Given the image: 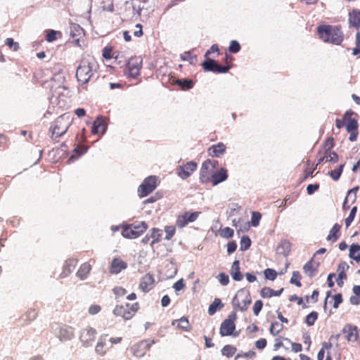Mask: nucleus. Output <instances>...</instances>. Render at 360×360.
Returning <instances> with one entry per match:
<instances>
[{
  "mask_svg": "<svg viewBox=\"0 0 360 360\" xmlns=\"http://www.w3.org/2000/svg\"><path fill=\"white\" fill-rule=\"evenodd\" d=\"M236 314L231 313L221 324L219 333L221 336H229L233 334L236 329L235 321Z\"/></svg>",
  "mask_w": 360,
  "mask_h": 360,
  "instance_id": "ddd939ff",
  "label": "nucleus"
},
{
  "mask_svg": "<svg viewBox=\"0 0 360 360\" xmlns=\"http://www.w3.org/2000/svg\"><path fill=\"white\" fill-rule=\"evenodd\" d=\"M96 330L91 327H86L81 330L79 339L84 346H89L94 342Z\"/></svg>",
  "mask_w": 360,
  "mask_h": 360,
  "instance_id": "dca6fc26",
  "label": "nucleus"
},
{
  "mask_svg": "<svg viewBox=\"0 0 360 360\" xmlns=\"http://www.w3.org/2000/svg\"><path fill=\"white\" fill-rule=\"evenodd\" d=\"M87 149H88L87 146H86L84 145H78L73 150V153H77V155H72L70 157V160L71 159H77L80 155L84 154L86 152Z\"/></svg>",
  "mask_w": 360,
  "mask_h": 360,
  "instance_id": "79ce46f5",
  "label": "nucleus"
},
{
  "mask_svg": "<svg viewBox=\"0 0 360 360\" xmlns=\"http://www.w3.org/2000/svg\"><path fill=\"white\" fill-rule=\"evenodd\" d=\"M318 316V313L316 311H313L306 316L305 323L308 326H311L317 320Z\"/></svg>",
  "mask_w": 360,
  "mask_h": 360,
  "instance_id": "a19ab883",
  "label": "nucleus"
},
{
  "mask_svg": "<svg viewBox=\"0 0 360 360\" xmlns=\"http://www.w3.org/2000/svg\"><path fill=\"white\" fill-rule=\"evenodd\" d=\"M360 251V245L358 243H353L349 247V256L350 258L355 260L356 255L359 253Z\"/></svg>",
  "mask_w": 360,
  "mask_h": 360,
  "instance_id": "de8ad7c7",
  "label": "nucleus"
},
{
  "mask_svg": "<svg viewBox=\"0 0 360 360\" xmlns=\"http://www.w3.org/2000/svg\"><path fill=\"white\" fill-rule=\"evenodd\" d=\"M240 50V44L236 40L231 41L230 45L229 47V51L231 53H236L239 52Z\"/></svg>",
  "mask_w": 360,
  "mask_h": 360,
  "instance_id": "13d9d810",
  "label": "nucleus"
},
{
  "mask_svg": "<svg viewBox=\"0 0 360 360\" xmlns=\"http://www.w3.org/2000/svg\"><path fill=\"white\" fill-rule=\"evenodd\" d=\"M345 338L350 342H354L359 338V330L356 326L346 324L342 330Z\"/></svg>",
  "mask_w": 360,
  "mask_h": 360,
  "instance_id": "a211bd4d",
  "label": "nucleus"
},
{
  "mask_svg": "<svg viewBox=\"0 0 360 360\" xmlns=\"http://www.w3.org/2000/svg\"><path fill=\"white\" fill-rule=\"evenodd\" d=\"M202 68L205 71L213 72L214 73H226L231 69V65H220L214 59L207 58L202 63Z\"/></svg>",
  "mask_w": 360,
  "mask_h": 360,
  "instance_id": "f8f14e48",
  "label": "nucleus"
},
{
  "mask_svg": "<svg viewBox=\"0 0 360 360\" xmlns=\"http://www.w3.org/2000/svg\"><path fill=\"white\" fill-rule=\"evenodd\" d=\"M252 302L250 292L245 288L239 289L232 300V305L236 310L245 311Z\"/></svg>",
  "mask_w": 360,
  "mask_h": 360,
  "instance_id": "423d86ee",
  "label": "nucleus"
},
{
  "mask_svg": "<svg viewBox=\"0 0 360 360\" xmlns=\"http://www.w3.org/2000/svg\"><path fill=\"white\" fill-rule=\"evenodd\" d=\"M234 233L233 229L230 227H225L221 230L220 235L221 237L225 238H231L233 237Z\"/></svg>",
  "mask_w": 360,
  "mask_h": 360,
  "instance_id": "6e6d98bb",
  "label": "nucleus"
},
{
  "mask_svg": "<svg viewBox=\"0 0 360 360\" xmlns=\"http://www.w3.org/2000/svg\"><path fill=\"white\" fill-rule=\"evenodd\" d=\"M265 278L270 281H274L277 276V272L273 269H266L264 271Z\"/></svg>",
  "mask_w": 360,
  "mask_h": 360,
  "instance_id": "864d4df0",
  "label": "nucleus"
},
{
  "mask_svg": "<svg viewBox=\"0 0 360 360\" xmlns=\"http://www.w3.org/2000/svg\"><path fill=\"white\" fill-rule=\"evenodd\" d=\"M172 326H174L176 329L185 332H189L191 330V326L188 319L185 316H182L179 319L173 320Z\"/></svg>",
  "mask_w": 360,
  "mask_h": 360,
  "instance_id": "393cba45",
  "label": "nucleus"
},
{
  "mask_svg": "<svg viewBox=\"0 0 360 360\" xmlns=\"http://www.w3.org/2000/svg\"><path fill=\"white\" fill-rule=\"evenodd\" d=\"M179 86L181 90L186 91L192 89L194 86V82L190 79H176L174 82Z\"/></svg>",
  "mask_w": 360,
  "mask_h": 360,
  "instance_id": "473e14b6",
  "label": "nucleus"
},
{
  "mask_svg": "<svg viewBox=\"0 0 360 360\" xmlns=\"http://www.w3.org/2000/svg\"><path fill=\"white\" fill-rule=\"evenodd\" d=\"M330 346L331 345L327 342H323L322 344V348L319 350L317 355V360H323V358L325 356V349L330 348Z\"/></svg>",
  "mask_w": 360,
  "mask_h": 360,
  "instance_id": "e2e57ef3",
  "label": "nucleus"
},
{
  "mask_svg": "<svg viewBox=\"0 0 360 360\" xmlns=\"http://www.w3.org/2000/svg\"><path fill=\"white\" fill-rule=\"evenodd\" d=\"M340 266L338 267V277L336 279L337 283L339 286H342L343 285V279L347 278L346 273L345 272L344 269L340 270Z\"/></svg>",
  "mask_w": 360,
  "mask_h": 360,
  "instance_id": "680f3d73",
  "label": "nucleus"
},
{
  "mask_svg": "<svg viewBox=\"0 0 360 360\" xmlns=\"http://www.w3.org/2000/svg\"><path fill=\"white\" fill-rule=\"evenodd\" d=\"M127 264L121 258L116 257L114 258L111 262L110 267V272L113 274H117L121 271L127 269Z\"/></svg>",
  "mask_w": 360,
  "mask_h": 360,
  "instance_id": "4be33fe9",
  "label": "nucleus"
},
{
  "mask_svg": "<svg viewBox=\"0 0 360 360\" xmlns=\"http://www.w3.org/2000/svg\"><path fill=\"white\" fill-rule=\"evenodd\" d=\"M91 265L88 262H85L80 266L79 269H78V271L77 272V276L80 279L84 280V279L86 278L87 276L89 275V274L91 271Z\"/></svg>",
  "mask_w": 360,
  "mask_h": 360,
  "instance_id": "7c9ffc66",
  "label": "nucleus"
},
{
  "mask_svg": "<svg viewBox=\"0 0 360 360\" xmlns=\"http://www.w3.org/2000/svg\"><path fill=\"white\" fill-rule=\"evenodd\" d=\"M122 228V235L128 239H135L141 236L148 228L146 222H135L130 224H124Z\"/></svg>",
  "mask_w": 360,
  "mask_h": 360,
  "instance_id": "39448f33",
  "label": "nucleus"
},
{
  "mask_svg": "<svg viewBox=\"0 0 360 360\" xmlns=\"http://www.w3.org/2000/svg\"><path fill=\"white\" fill-rule=\"evenodd\" d=\"M155 283V281L153 276L148 273L141 278L139 288L143 292H148L154 288Z\"/></svg>",
  "mask_w": 360,
  "mask_h": 360,
  "instance_id": "6ab92c4d",
  "label": "nucleus"
},
{
  "mask_svg": "<svg viewBox=\"0 0 360 360\" xmlns=\"http://www.w3.org/2000/svg\"><path fill=\"white\" fill-rule=\"evenodd\" d=\"M74 335L75 329L72 326L64 325L60 328L58 337L61 341H66L71 340Z\"/></svg>",
  "mask_w": 360,
  "mask_h": 360,
  "instance_id": "412c9836",
  "label": "nucleus"
},
{
  "mask_svg": "<svg viewBox=\"0 0 360 360\" xmlns=\"http://www.w3.org/2000/svg\"><path fill=\"white\" fill-rule=\"evenodd\" d=\"M44 74L43 71H39L35 74V80L38 82L41 85H44L49 82V78H44L42 75ZM52 78H50V82H52Z\"/></svg>",
  "mask_w": 360,
  "mask_h": 360,
  "instance_id": "a18cd8bd",
  "label": "nucleus"
},
{
  "mask_svg": "<svg viewBox=\"0 0 360 360\" xmlns=\"http://www.w3.org/2000/svg\"><path fill=\"white\" fill-rule=\"evenodd\" d=\"M335 142L333 137L327 138L323 143L322 150H332L334 147Z\"/></svg>",
  "mask_w": 360,
  "mask_h": 360,
  "instance_id": "5fc2aeb1",
  "label": "nucleus"
},
{
  "mask_svg": "<svg viewBox=\"0 0 360 360\" xmlns=\"http://www.w3.org/2000/svg\"><path fill=\"white\" fill-rule=\"evenodd\" d=\"M5 44L8 46V48L13 51H18L20 49L19 43L17 41H14L13 38H7L5 40Z\"/></svg>",
  "mask_w": 360,
  "mask_h": 360,
  "instance_id": "8fccbe9b",
  "label": "nucleus"
},
{
  "mask_svg": "<svg viewBox=\"0 0 360 360\" xmlns=\"http://www.w3.org/2000/svg\"><path fill=\"white\" fill-rule=\"evenodd\" d=\"M72 117L69 113H64L56 119L49 129L51 139L57 141L58 138L64 135L72 124Z\"/></svg>",
  "mask_w": 360,
  "mask_h": 360,
  "instance_id": "20e7f679",
  "label": "nucleus"
},
{
  "mask_svg": "<svg viewBox=\"0 0 360 360\" xmlns=\"http://www.w3.org/2000/svg\"><path fill=\"white\" fill-rule=\"evenodd\" d=\"M108 349V347H107V344L105 342V340H103L102 338H101L97 342L96 345V352L101 356H103L106 354L107 350Z\"/></svg>",
  "mask_w": 360,
  "mask_h": 360,
  "instance_id": "c9c22d12",
  "label": "nucleus"
},
{
  "mask_svg": "<svg viewBox=\"0 0 360 360\" xmlns=\"http://www.w3.org/2000/svg\"><path fill=\"white\" fill-rule=\"evenodd\" d=\"M155 343L154 340H143L132 345L130 349L134 356L142 357Z\"/></svg>",
  "mask_w": 360,
  "mask_h": 360,
  "instance_id": "9b49d317",
  "label": "nucleus"
},
{
  "mask_svg": "<svg viewBox=\"0 0 360 360\" xmlns=\"http://www.w3.org/2000/svg\"><path fill=\"white\" fill-rule=\"evenodd\" d=\"M143 59L141 56H134L131 57L124 69V75L127 77L136 79L140 75L142 68Z\"/></svg>",
  "mask_w": 360,
  "mask_h": 360,
  "instance_id": "6e6552de",
  "label": "nucleus"
},
{
  "mask_svg": "<svg viewBox=\"0 0 360 360\" xmlns=\"http://www.w3.org/2000/svg\"><path fill=\"white\" fill-rule=\"evenodd\" d=\"M57 33L58 32L56 31H54L53 30H48L46 32V41L49 42H52V41H55L57 39V37H56Z\"/></svg>",
  "mask_w": 360,
  "mask_h": 360,
  "instance_id": "338daca9",
  "label": "nucleus"
},
{
  "mask_svg": "<svg viewBox=\"0 0 360 360\" xmlns=\"http://www.w3.org/2000/svg\"><path fill=\"white\" fill-rule=\"evenodd\" d=\"M197 167L198 165L195 161L188 162L176 168V174L181 179H186L196 170Z\"/></svg>",
  "mask_w": 360,
  "mask_h": 360,
  "instance_id": "2eb2a0df",
  "label": "nucleus"
},
{
  "mask_svg": "<svg viewBox=\"0 0 360 360\" xmlns=\"http://www.w3.org/2000/svg\"><path fill=\"white\" fill-rule=\"evenodd\" d=\"M319 264H316L312 259L307 262L303 266L304 274L310 277H314L318 272Z\"/></svg>",
  "mask_w": 360,
  "mask_h": 360,
  "instance_id": "a878e982",
  "label": "nucleus"
},
{
  "mask_svg": "<svg viewBox=\"0 0 360 360\" xmlns=\"http://www.w3.org/2000/svg\"><path fill=\"white\" fill-rule=\"evenodd\" d=\"M106 124L103 117H98L94 122L91 133L93 134L103 135L106 130Z\"/></svg>",
  "mask_w": 360,
  "mask_h": 360,
  "instance_id": "b1692460",
  "label": "nucleus"
},
{
  "mask_svg": "<svg viewBox=\"0 0 360 360\" xmlns=\"http://www.w3.org/2000/svg\"><path fill=\"white\" fill-rule=\"evenodd\" d=\"M263 307V302L262 300H257L253 305L252 310L255 316H258Z\"/></svg>",
  "mask_w": 360,
  "mask_h": 360,
  "instance_id": "0e129e2a",
  "label": "nucleus"
},
{
  "mask_svg": "<svg viewBox=\"0 0 360 360\" xmlns=\"http://www.w3.org/2000/svg\"><path fill=\"white\" fill-rule=\"evenodd\" d=\"M318 164H320L323 162H336L338 160V155L332 150H322L321 149L318 153Z\"/></svg>",
  "mask_w": 360,
  "mask_h": 360,
  "instance_id": "f3484780",
  "label": "nucleus"
},
{
  "mask_svg": "<svg viewBox=\"0 0 360 360\" xmlns=\"http://www.w3.org/2000/svg\"><path fill=\"white\" fill-rule=\"evenodd\" d=\"M356 212H357V207L356 206L353 207L350 211L349 216L345 219V225H346L347 229L350 226V224L353 221V220L356 216Z\"/></svg>",
  "mask_w": 360,
  "mask_h": 360,
  "instance_id": "3c124183",
  "label": "nucleus"
},
{
  "mask_svg": "<svg viewBox=\"0 0 360 360\" xmlns=\"http://www.w3.org/2000/svg\"><path fill=\"white\" fill-rule=\"evenodd\" d=\"M345 165L344 164H342L340 165L338 168L333 169V170H331L330 172H329V174L330 176V177L334 180V181H338L342 173V170H343V167H344Z\"/></svg>",
  "mask_w": 360,
  "mask_h": 360,
  "instance_id": "ea45409f",
  "label": "nucleus"
},
{
  "mask_svg": "<svg viewBox=\"0 0 360 360\" xmlns=\"http://www.w3.org/2000/svg\"><path fill=\"white\" fill-rule=\"evenodd\" d=\"M99 65L96 58L90 55L84 56L77 68L76 77L79 83L85 84L97 73Z\"/></svg>",
  "mask_w": 360,
  "mask_h": 360,
  "instance_id": "f257e3e1",
  "label": "nucleus"
},
{
  "mask_svg": "<svg viewBox=\"0 0 360 360\" xmlns=\"http://www.w3.org/2000/svg\"><path fill=\"white\" fill-rule=\"evenodd\" d=\"M236 352V348L229 345H225L221 349L222 355L229 358L233 356Z\"/></svg>",
  "mask_w": 360,
  "mask_h": 360,
  "instance_id": "4c0bfd02",
  "label": "nucleus"
},
{
  "mask_svg": "<svg viewBox=\"0 0 360 360\" xmlns=\"http://www.w3.org/2000/svg\"><path fill=\"white\" fill-rule=\"evenodd\" d=\"M140 308L139 303L135 302L132 304L125 303L124 304H117L113 309V314L116 316L122 317L124 320H130L139 311Z\"/></svg>",
  "mask_w": 360,
  "mask_h": 360,
  "instance_id": "0eeeda50",
  "label": "nucleus"
},
{
  "mask_svg": "<svg viewBox=\"0 0 360 360\" xmlns=\"http://www.w3.org/2000/svg\"><path fill=\"white\" fill-rule=\"evenodd\" d=\"M228 177L227 171L224 168H221L219 171L214 172L213 175L210 182L213 186H216L218 184L225 181Z\"/></svg>",
  "mask_w": 360,
  "mask_h": 360,
  "instance_id": "bb28decb",
  "label": "nucleus"
},
{
  "mask_svg": "<svg viewBox=\"0 0 360 360\" xmlns=\"http://www.w3.org/2000/svg\"><path fill=\"white\" fill-rule=\"evenodd\" d=\"M149 234L152 239L150 242V245L153 246L155 243H157L160 241L162 236V231L158 228H153L150 230Z\"/></svg>",
  "mask_w": 360,
  "mask_h": 360,
  "instance_id": "2f4dec72",
  "label": "nucleus"
},
{
  "mask_svg": "<svg viewBox=\"0 0 360 360\" xmlns=\"http://www.w3.org/2000/svg\"><path fill=\"white\" fill-rule=\"evenodd\" d=\"M348 23L350 28L360 29V11L352 10L348 14Z\"/></svg>",
  "mask_w": 360,
  "mask_h": 360,
  "instance_id": "aec40b11",
  "label": "nucleus"
},
{
  "mask_svg": "<svg viewBox=\"0 0 360 360\" xmlns=\"http://www.w3.org/2000/svg\"><path fill=\"white\" fill-rule=\"evenodd\" d=\"M218 165V161L215 160L207 159L201 166L200 171V181L202 183H210L213 173Z\"/></svg>",
  "mask_w": 360,
  "mask_h": 360,
  "instance_id": "1a4fd4ad",
  "label": "nucleus"
},
{
  "mask_svg": "<svg viewBox=\"0 0 360 360\" xmlns=\"http://www.w3.org/2000/svg\"><path fill=\"white\" fill-rule=\"evenodd\" d=\"M217 278L220 284L222 285H227L229 283V276L224 272L219 273L217 276Z\"/></svg>",
  "mask_w": 360,
  "mask_h": 360,
  "instance_id": "bf43d9fd",
  "label": "nucleus"
},
{
  "mask_svg": "<svg viewBox=\"0 0 360 360\" xmlns=\"http://www.w3.org/2000/svg\"><path fill=\"white\" fill-rule=\"evenodd\" d=\"M226 150V146L223 143L220 142L217 144L211 146L208 150V155L211 157L220 158L224 154Z\"/></svg>",
  "mask_w": 360,
  "mask_h": 360,
  "instance_id": "5701e85b",
  "label": "nucleus"
},
{
  "mask_svg": "<svg viewBox=\"0 0 360 360\" xmlns=\"http://www.w3.org/2000/svg\"><path fill=\"white\" fill-rule=\"evenodd\" d=\"M231 275L233 280L240 281L243 279V276L240 273V262L238 260H235L231 266Z\"/></svg>",
  "mask_w": 360,
  "mask_h": 360,
  "instance_id": "c85d7f7f",
  "label": "nucleus"
},
{
  "mask_svg": "<svg viewBox=\"0 0 360 360\" xmlns=\"http://www.w3.org/2000/svg\"><path fill=\"white\" fill-rule=\"evenodd\" d=\"M113 292L116 297H122L127 294V290L122 287L118 286L113 289Z\"/></svg>",
  "mask_w": 360,
  "mask_h": 360,
  "instance_id": "774afa93",
  "label": "nucleus"
},
{
  "mask_svg": "<svg viewBox=\"0 0 360 360\" xmlns=\"http://www.w3.org/2000/svg\"><path fill=\"white\" fill-rule=\"evenodd\" d=\"M354 115L357 116L352 110H348L342 120H335V126L338 129H340L345 126L347 131L349 134V140L352 142L356 141L359 135L358 121L356 117H353Z\"/></svg>",
  "mask_w": 360,
  "mask_h": 360,
  "instance_id": "7ed1b4c3",
  "label": "nucleus"
},
{
  "mask_svg": "<svg viewBox=\"0 0 360 360\" xmlns=\"http://www.w3.org/2000/svg\"><path fill=\"white\" fill-rule=\"evenodd\" d=\"M262 215L258 212H252L251 217V224L253 226H257L259 224Z\"/></svg>",
  "mask_w": 360,
  "mask_h": 360,
  "instance_id": "4d7b16f0",
  "label": "nucleus"
},
{
  "mask_svg": "<svg viewBox=\"0 0 360 360\" xmlns=\"http://www.w3.org/2000/svg\"><path fill=\"white\" fill-rule=\"evenodd\" d=\"M279 253L288 255L291 250V243L287 240H283L277 248Z\"/></svg>",
  "mask_w": 360,
  "mask_h": 360,
  "instance_id": "72a5a7b5",
  "label": "nucleus"
},
{
  "mask_svg": "<svg viewBox=\"0 0 360 360\" xmlns=\"http://www.w3.org/2000/svg\"><path fill=\"white\" fill-rule=\"evenodd\" d=\"M102 56L106 60H110L114 57L111 45H108L103 49Z\"/></svg>",
  "mask_w": 360,
  "mask_h": 360,
  "instance_id": "09e8293b",
  "label": "nucleus"
},
{
  "mask_svg": "<svg viewBox=\"0 0 360 360\" xmlns=\"http://www.w3.org/2000/svg\"><path fill=\"white\" fill-rule=\"evenodd\" d=\"M77 260L74 259H69L65 262V264L63 266V272L61 273V276L63 277H65L69 275L75 268L77 265Z\"/></svg>",
  "mask_w": 360,
  "mask_h": 360,
  "instance_id": "c756f323",
  "label": "nucleus"
},
{
  "mask_svg": "<svg viewBox=\"0 0 360 360\" xmlns=\"http://www.w3.org/2000/svg\"><path fill=\"white\" fill-rule=\"evenodd\" d=\"M319 37L324 42L335 45L340 44L344 39L341 27L331 25H321L317 27Z\"/></svg>",
  "mask_w": 360,
  "mask_h": 360,
  "instance_id": "f03ea898",
  "label": "nucleus"
},
{
  "mask_svg": "<svg viewBox=\"0 0 360 360\" xmlns=\"http://www.w3.org/2000/svg\"><path fill=\"white\" fill-rule=\"evenodd\" d=\"M272 292H273V289H271V288L264 287L260 290V295L263 298H269V297H273Z\"/></svg>",
  "mask_w": 360,
  "mask_h": 360,
  "instance_id": "052dcab7",
  "label": "nucleus"
},
{
  "mask_svg": "<svg viewBox=\"0 0 360 360\" xmlns=\"http://www.w3.org/2000/svg\"><path fill=\"white\" fill-rule=\"evenodd\" d=\"M283 329V326L282 323H278V321H276L274 323H272L270 328L269 332L270 333L276 336L279 334V333Z\"/></svg>",
  "mask_w": 360,
  "mask_h": 360,
  "instance_id": "e433bc0d",
  "label": "nucleus"
},
{
  "mask_svg": "<svg viewBox=\"0 0 360 360\" xmlns=\"http://www.w3.org/2000/svg\"><path fill=\"white\" fill-rule=\"evenodd\" d=\"M341 226L338 223L335 224L327 236V240L331 243L336 242L340 237Z\"/></svg>",
  "mask_w": 360,
  "mask_h": 360,
  "instance_id": "cd10ccee",
  "label": "nucleus"
},
{
  "mask_svg": "<svg viewBox=\"0 0 360 360\" xmlns=\"http://www.w3.org/2000/svg\"><path fill=\"white\" fill-rule=\"evenodd\" d=\"M360 53V29L357 30L355 35V46L352 49V54L356 56Z\"/></svg>",
  "mask_w": 360,
  "mask_h": 360,
  "instance_id": "37998d69",
  "label": "nucleus"
},
{
  "mask_svg": "<svg viewBox=\"0 0 360 360\" xmlns=\"http://www.w3.org/2000/svg\"><path fill=\"white\" fill-rule=\"evenodd\" d=\"M223 307L224 304L221 302V300L219 298H214V301L208 308V314L210 315H213L217 310L223 308Z\"/></svg>",
  "mask_w": 360,
  "mask_h": 360,
  "instance_id": "f704fd0d",
  "label": "nucleus"
},
{
  "mask_svg": "<svg viewBox=\"0 0 360 360\" xmlns=\"http://www.w3.org/2000/svg\"><path fill=\"white\" fill-rule=\"evenodd\" d=\"M166 233L165 239L167 240H171L176 233V228L174 226H166L165 227Z\"/></svg>",
  "mask_w": 360,
  "mask_h": 360,
  "instance_id": "603ef678",
  "label": "nucleus"
},
{
  "mask_svg": "<svg viewBox=\"0 0 360 360\" xmlns=\"http://www.w3.org/2000/svg\"><path fill=\"white\" fill-rule=\"evenodd\" d=\"M354 296H352L350 302L353 304H359L360 303V285H354L353 288Z\"/></svg>",
  "mask_w": 360,
  "mask_h": 360,
  "instance_id": "58836bf2",
  "label": "nucleus"
},
{
  "mask_svg": "<svg viewBox=\"0 0 360 360\" xmlns=\"http://www.w3.org/2000/svg\"><path fill=\"white\" fill-rule=\"evenodd\" d=\"M302 278V276L300 273L297 271H295L292 272V277L290 278V283L295 284L297 287H301L302 283L300 280Z\"/></svg>",
  "mask_w": 360,
  "mask_h": 360,
  "instance_id": "c03bdc74",
  "label": "nucleus"
},
{
  "mask_svg": "<svg viewBox=\"0 0 360 360\" xmlns=\"http://www.w3.org/2000/svg\"><path fill=\"white\" fill-rule=\"evenodd\" d=\"M200 214V212H185L177 217L176 225L179 228H184L187 226L188 223L196 221Z\"/></svg>",
  "mask_w": 360,
  "mask_h": 360,
  "instance_id": "4468645a",
  "label": "nucleus"
},
{
  "mask_svg": "<svg viewBox=\"0 0 360 360\" xmlns=\"http://www.w3.org/2000/svg\"><path fill=\"white\" fill-rule=\"evenodd\" d=\"M240 243H241V246H240L241 250H245L250 248V246L251 245V241L248 236H243L241 238Z\"/></svg>",
  "mask_w": 360,
  "mask_h": 360,
  "instance_id": "69168bd1",
  "label": "nucleus"
},
{
  "mask_svg": "<svg viewBox=\"0 0 360 360\" xmlns=\"http://www.w3.org/2000/svg\"><path fill=\"white\" fill-rule=\"evenodd\" d=\"M44 74L43 71H39L35 74V80L38 82L41 85H44L49 82V78H44L42 75ZM52 78H50V82H52Z\"/></svg>",
  "mask_w": 360,
  "mask_h": 360,
  "instance_id": "49530a36",
  "label": "nucleus"
},
{
  "mask_svg": "<svg viewBox=\"0 0 360 360\" xmlns=\"http://www.w3.org/2000/svg\"><path fill=\"white\" fill-rule=\"evenodd\" d=\"M158 186V177L150 176L146 178L138 188V195L143 198L151 193Z\"/></svg>",
  "mask_w": 360,
  "mask_h": 360,
  "instance_id": "9d476101",
  "label": "nucleus"
}]
</instances>
